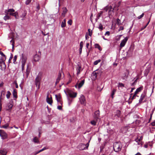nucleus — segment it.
I'll use <instances>...</instances> for the list:
<instances>
[{"label":"nucleus","mask_w":155,"mask_h":155,"mask_svg":"<svg viewBox=\"0 0 155 155\" xmlns=\"http://www.w3.org/2000/svg\"><path fill=\"white\" fill-rule=\"evenodd\" d=\"M82 48H79V52L80 54H81V53Z\"/></svg>","instance_id":"nucleus-62"},{"label":"nucleus","mask_w":155,"mask_h":155,"mask_svg":"<svg viewBox=\"0 0 155 155\" xmlns=\"http://www.w3.org/2000/svg\"><path fill=\"white\" fill-rule=\"evenodd\" d=\"M63 11L61 13V15L63 17H64L65 15L66 14V13L67 12V10L66 7H64L63 8Z\"/></svg>","instance_id":"nucleus-18"},{"label":"nucleus","mask_w":155,"mask_h":155,"mask_svg":"<svg viewBox=\"0 0 155 155\" xmlns=\"http://www.w3.org/2000/svg\"><path fill=\"white\" fill-rule=\"evenodd\" d=\"M137 94L135 92H134V95H133V96L132 97V100H133L135 98H136V96H137Z\"/></svg>","instance_id":"nucleus-40"},{"label":"nucleus","mask_w":155,"mask_h":155,"mask_svg":"<svg viewBox=\"0 0 155 155\" xmlns=\"http://www.w3.org/2000/svg\"><path fill=\"white\" fill-rule=\"evenodd\" d=\"M21 66H22V68H21L22 71H23L24 70V69H25L24 67L25 66V65H24L23 64H22Z\"/></svg>","instance_id":"nucleus-57"},{"label":"nucleus","mask_w":155,"mask_h":155,"mask_svg":"<svg viewBox=\"0 0 155 155\" xmlns=\"http://www.w3.org/2000/svg\"><path fill=\"white\" fill-rule=\"evenodd\" d=\"M112 7L111 6L107 5L105 7L104 9V10L106 11L107 12L108 11L109 12L112 11Z\"/></svg>","instance_id":"nucleus-16"},{"label":"nucleus","mask_w":155,"mask_h":155,"mask_svg":"<svg viewBox=\"0 0 155 155\" xmlns=\"http://www.w3.org/2000/svg\"><path fill=\"white\" fill-rule=\"evenodd\" d=\"M101 61V59H99L97 60H96L94 62V65H97Z\"/></svg>","instance_id":"nucleus-36"},{"label":"nucleus","mask_w":155,"mask_h":155,"mask_svg":"<svg viewBox=\"0 0 155 155\" xmlns=\"http://www.w3.org/2000/svg\"><path fill=\"white\" fill-rule=\"evenodd\" d=\"M124 85L123 84L121 83H119V87H124Z\"/></svg>","instance_id":"nucleus-42"},{"label":"nucleus","mask_w":155,"mask_h":155,"mask_svg":"<svg viewBox=\"0 0 155 155\" xmlns=\"http://www.w3.org/2000/svg\"><path fill=\"white\" fill-rule=\"evenodd\" d=\"M79 100L81 104H83L84 105H85L86 103V100L85 97L83 95H81Z\"/></svg>","instance_id":"nucleus-8"},{"label":"nucleus","mask_w":155,"mask_h":155,"mask_svg":"<svg viewBox=\"0 0 155 155\" xmlns=\"http://www.w3.org/2000/svg\"><path fill=\"white\" fill-rule=\"evenodd\" d=\"M128 130V127H124L121 128L120 130V131L123 133H126Z\"/></svg>","instance_id":"nucleus-13"},{"label":"nucleus","mask_w":155,"mask_h":155,"mask_svg":"<svg viewBox=\"0 0 155 155\" xmlns=\"http://www.w3.org/2000/svg\"><path fill=\"white\" fill-rule=\"evenodd\" d=\"M78 148L80 150H83L84 149H86L85 148V144L84 143H81L78 146Z\"/></svg>","instance_id":"nucleus-12"},{"label":"nucleus","mask_w":155,"mask_h":155,"mask_svg":"<svg viewBox=\"0 0 155 155\" xmlns=\"http://www.w3.org/2000/svg\"><path fill=\"white\" fill-rule=\"evenodd\" d=\"M83 42L82 41L81 42L80 45V48H82L83 45Z\"/></svg>","instance_id":"nucleus-45"},{"label":"nucleus","mask_w":155,"mask_h":155,"mask_svg":"<svg viewBox=\"0 0 155 155\" xmlns=\"http://www.w3.org/2000/svg\"><path fill=\"white\" fill-rule=\"evenodd\" d=\"M10 18V17L8 15H6L4 17V19L5 20H8Z\"/></svg>","instance_id":"nucleus-39"},{"label":"nucleus","mask_w":155,"mask_h":155,"mask_svg":"<svg viewBox=\"0 0 155 155\" xmlns=\"http://www.w3.org/2000/svg\"><path fill=\"white\" fill-rule=\"evenodd\" d=\"M68 104H69V105H70L71 102H72V101L68 97Z\"/></svg>","instance_id":"nucleus-54"},{"label":"nucleus","mask_w":155,"mask_h":155,"mask_svg":"<svg viewBox=\"0 0 155 155\" xmlns=\"http://www.w3.org/2000/svg\"><path fill=\"white\" fill-rule=\"evenodd\" d=\"M11 95V94L9 91H8L7 92V94L6 95V97L8 99L10 98V96Z\"/></svg>","instance_id":"nucleus-30"},{"label":"nucleus","mask_w":155,"mask_h":155,"mask_svg":"<svg viewBox=\"0 0 155 155\" xmlns=\"http://www.w3.org/2000/svg\"><path fill=\"white\" fill-rule=\"evenodd\" d=\"M40 7L39 4H38L37 6L36 7V8H37L36 11L37 12H38L40 10Z\"/></svg>","instance_id":"nucleus-46"},{"label":"nucleus","mask_w":155,"mask_h":155,"mask_svg":"<svg viewBox=\"0 0 155 155\" xmlns=\"http://www.w3.org/2000/svg\"><path fill=\"white\" fill-rule=\"evenodd\" d=\"M121 143L120 142H116L114 143L113 149L116 152L120 151L121 147H120Z\"/></svg>","instance_id":"nucleus-4"},{"label":"nucleus","mask_w":155,"mask_h":155,"mask_svg":"<svg viewBox=\"0 0 155 155\" xmlns=\"http://www.w3.org/2000/svg\"><path fill=\"white\" fill-rule=\"evenodd\" d=\"M84 81L85 80L84 79L81 81V82L79 83H77L75 85V87L76 88H78L79 89H80L84 85Z\"/></svg>","instance_id":"nucleus-6"},{"label":"nucleus","mask_w":155,"mask_h":155,"mask_svg":"<svg viewBox=\"0 0 155 155\" xmlns=\"http://www.w3.org/2000/svg\"><path fill=\"white\" fill-rule=\"evenodd\" d=\"M60 80V79H59V78H57V79L56 81V82H55V84H57V83L59 82Z\"/></svg>","instance_id":"nucleus-60"},{"label":"nucleus","mask_w":155,"mask_h":155,"mask_svg":"<svg viewBox=\"0 0 155 155\" xmlns=\"http://www.w3.org/2000/svg\"><path fill=\"white\" fill-rule=\"evenodd\" d=\"M95 46L96 48H97L98 49H99V48H100V46L98 44H95Z\"/></svg>","instance_id":"nucleus-51"},{"label":"nucleus","mask_w":155,"mask_h":155,"mask_svg":"<svg viewBox=\"0 0 155 155\" xmlns=\"http://www.w3.org/2000/svg\"><path fill=\"white\" fill-rule=\"evenodd\" d=\"M57 108L60 110H61L62 109V107L61 106H58L57 107Z\"/></svg>","instance_id":"nucleus-61"},{"label":"nucleus","mask_w":155,"mask_h":155,"mask_svg":"<svg viewBox=\"0 0 155 155\" xmlns=\"http://www.w3.org/2000/svg\"><path fill=\"white\" fill-rule=\"evenodd\" d=\"M97 71H94L91 74V77L93 80H95L96 79L97 74H98L97 72H96Z\"/></svg>","instance_id":"nucleus-14"},{"label":"nucleus","mask_w":155,"mask_h":155,"mask_svg":"<svg viewBox=\"0 0 155 155\" xmlns=\"http://www.w3.org/2000/svg\"><path fill=\"white\" fill-rule=\"evenodd\" d=\"M27 58V56L24 54H22L21 55V64H25Z\"/></svg>","instance_id":"nucleus-5"},{"label":"nucleus","mask_w":155,"mask_h":155,"mask_svg":"<svg viewBox=\"0 0 155 155\" xmlns=\"http://www.w3.org/2000/svg\"><path fill=\"white\" fill-rule=\"evenodd\" d=\"M116 114L115 116H117L118 117H120L121 113L120 110H117L116 112Z\"/></svg>","instance_id":"nucleus-20"},{"label":"nucleus","mask_w":155,"mask_h":155,"mask_svg":"<svg viewBox=\"0 0 155 155\" xmlns=\"http://www.w3.org/2000/svg\"><path fill=\"white\" fill-rule=\"evenodd\" d=\"M144 16V13H143L140 15L138 16L137 18L138 19H140L142 18Z\"/></svg>","instance_id":"nucleus-41"},{"label":"nucleus","mask_w":155,"mask_h":155,"mask_svg":"<svg viewBox=\"0 0 155 155\" xmlns=\"http://www.w3.org/2000/svg\"><path fill=\"white\" fill-rule=\"evenodd\" d=\"M42 73L39 72L35 79V83L36 86L37 87V90L40 88V81L42 79Z\"/></svg>","instance_id":"nucleus-1"},{"label":"nucleus","mask_w":155,"mask_h":155,"mask_svg":"<svg viewBox=\"0 0 155 155\" xmlns=\"http://www.w3.org/2000/svg\"><path fill=\"white\" fill-rule=\"evenodd\" d=\"M146 96V94L145 92H143L141 94V96H140V98L139 100V103H141L142 102V101L143 100V99Z\"/></svg>","instance_id":"nucleus-19"},{"label":"nucleus","mask_w":155,"mask_h":155,"mask_svg":"<svg viewBox=\"0 0 155 155\" xmlns=\"http://www.w3.org/2000/svg\"><path fill=\"white\" fill-rule=\"evenodd\" d=\"M72 21L70 19L68 21V23L70 25H71L72 24Z\"/></svg>","instance_id":"nucleus-44"},{"label":"nucleus","mask_w":155,"mask_h":155,"mask_svg":"<svg viewBox=\"0 0 155 155\" xmlns=\"http://www.w3.org/2000/svg\"><path fill=\"white\" fill-rule=\"evenodd\" d=\"M27 14V12L26 11H24L22 15L21 16V17L22 18H25Z\"/></svg>","instance_id":"nucleus-33"},{"label":"nucleus","mask_w":155,"mask_h":155,"mask_svg":"<svg viewBox=\"0 0 155 155\" xmlns=\"http://www.w3.org/2000/svg\"><path fill=\"white\" fill-rule=\"evenodd\" d=\"M116 91V90L115 89H114L112 91L111 97L113 98H114V95L115 92Z\"/></svg>","instance_id":"nucleus-29"},{"label":"nucleus","mask_w":155,"mask_h":155,"mask_svg":"<svg viewBox=\"0 0 155 155\" xmlns=\"http://www.w3.org/2000/svg\"><path fill=\"white\" fill-rule=\"evenodd\" d=\"M94 119L97 121L100 117V111L99 110L96 111L94 113Z\"/></svg>","instance_id":"nucleus-9"},{"label":"nucleus","mask_w":155,"mask_h":155,"mask_svg":"<svg viewBox=\"0 0 155 155\" xmlns=\"http://www.w3.org/2000/svg\"><path fill=\"white\" fill-rule=\"evenodd\" d=\"M31 1V0H27L25 2L26 4L27 5L29 4Z\"/></svg>","instance_id":"nucleus-47"},{"label":"nucleus","mask_w":155,"mask_h":155,"mask_svg":"<svg viewBox=\"0 0 155 155\" xmlns=\"http://www.w3.org/2000/svg\"><path fill=\"white\" fill-rule=\"evenodd\" d=\"M88 31L89 32V35L90 36H91L92 34V30L90 29H88Z\"/></svg>","instance_id":"nucleus-38"},{"label":"nucleus","mask_w":155,"mask_h":155,"mask_svg":"<svg viewBox=\"0 0 155 155\" xmlns=\"http://www.w3.org/2000/svg\"><path fill=\"white\" fill-rule=\"evenodd\" d=\"M81 66L78 65V67H77V75L79 74L80 73V71L81 70Z\"/></svg>","instance_id":"nucleus-27"},{"label":"nucleus","mask_w":155,"mask_h":155,"mask_svg":"<svg viewBox=\"0 0 155 155\" xmlns=\"http://www.w3.org/2000/svg\"><path fill=\"white\" fill-rule=\"evenodd\" d=\"M56 98L58 102H60V104H62L61 101V96L60 95H58L57 94L55 95Z\"/></svg>","instance_id":"nucleus-23"},{"label":"nucleus","mask_w":155,"mask_h":155,"mask_svg":"<svg viewBox=\"0 0 155 155\" xmlns=\"http://www.w3.org/2000/svg\"><path fill=\"white\" fill-rule=\"evenodd\" d=\"M17 58V55H15L13 59V63H15V62L16 61Z\"/></svg>","instance_id":"nucleus-43"},{"label":"nucleus","mask_w":155,"mask_h":155,"mask_svg":"<svg viewBox=\"0 0 155 155\" xmlns=\"http://www.w3.org/2000/svg\"><path fill=\"white\" fill-rule=\"evenodd\" d=\"M110 32L109 31H107L105 33V34L104 35H107L108 36H109L110 35Z\"/></svg>","instance_id":"nucleus-53"},{"label":"nucleus","mask_w":155,"mask_h":155,"mask_svg":"<svg viewBox=\"0 0 155 155\" xmlns=\"http://www.w3.org/2000/svg\"><path fill=\"white\" fill-rule=\"evenodd\" d=\"M14 84H15V87L16 88H18V85L17 83V82L16 81H15L14 82Z\"/></svg>","instance_id":"nucleus-49"},{"label":"nucleus","mask_w":155,"mask_h":155,"mask_svg":"<svg viewBox=\"0 0 155 155\" xmlns=\"http://www.w3.org/2000/svg\"><path fill=\"white\" fill-rule=\"evenodd\" d=\"M128 38L127 37H126L121 41L120 44V47L121 48H122L123 47L125 46L128 40Z\"/></svg>","instance_id":"nucleus-7"},{"label":"nucleus","mask_w":155,"mask_h":155,"mask_svg":"<svg viewBox=\"0 0 155 155\" xmlns=\"http://www.w3.org/2000/svg\"><path fill=\"white\" fill-rule=\"evenodd\" d=\"M8 127V124H6L4 125H3L1 127V128H4L6 129Z\"/></svg>","instance_id":"nucleus-34"},{"label":"nucleus","mask_w":155,"mask_h":155,"mask_svg":"<svg viewBox=\"0 0 155 155\" xmlns=\"http://www.w3.org/2000/svg\"><path fill=\"white\" fill-rule=\"evenodd\" d=\"M137 79H138L137 78L135 79V78H134V80H133V81L134 82L131 84V86H134V85H135L136 84L137 82Z\"/></svg>","instance_id":"nucleus-28"},{"label":"nucleus","mask_w":155,"mask_h":155,"mask_svg":"<svg viewBox=\"0 0 155 155\" xmlns=\"http://www.w3.org/2000/svg\"><path fill=\"white\" fill-rule=\"evenodd\" d=\"M14 97L15 98H17V92L16 91V90L15 89L13 90V92L12 93Z\"/></svg>","instance_id":"nucleus-22"},{"label":"nucleus","mask_w":155,"mask_h":155,"mask_svg":"<svg viewBox=\"0 0 155 155\" xmlns=\"http://www.w3.org/2000/svg\"><path fill=\"white\" fill-rule=\"evenodd\" d=\"M68 95L70 97L73 98L75 97L77 95V93L72 92L68 93Z\"/></svg>","instance_id":"nucleus-17"},{"label":"nucleus","mask_w":155,"mask_h":155,"mask_svg":"<svg viewBox=\"0 0 155 155\" xmlns=\"http://www.w3.org/2000/svg\"><path fill=\"white\" fill-rule=\"evenodd\" d=\"M61 73H60L59 72V75H58V77L57 78L60 79V80L61 78Z\"/></svg>","instance_id":"nucleus-58"},{"label":"nucleus","mask_w":155,"mask_h":155,"mask_svg":"<svg viewBox=\"0 0 155 155\" xmlns=\"http://www.w3.org/2000/svg\"><path fill=\"white\" fill-rule=\"evenodd\" d=\"M10 43H11V45H12V49H13V48H14V44H15L14 40H13V39H12L10 41Z\"/></svg>","instance_id":"nucleus-35"},{"label":"nucleus","mask_w":155,"mask_h":155,"mask_svg":"<svg viewBox=\"0 0 155 155\" xmlns=\"http://www.w3.org/2000/svg\"><path fill=\"white\" fill-rule=\"evenodd\" d=\"M143 87L142 86L140 87H139L137 88L136 91L135 92L137 94L138 93L140 92L143 89Z\"/></svg>","instance_id":"nucleus-26"},{"label":"nucleus","mask_w":155,"mask_h":155,"mask_svg":"<svg viewBox=\"0 0 155 155\" xmlns=\"http://www.w3.org/2000/svg\"><path fill=\"white\" fill-rule=\"evenodd\" d=\"M95 120L94 119V120H92L91 121V124L94 125L95 126L97 122L96 121H95Z\"/></svg>","instance_id":"nucleus-32"},{"label":"nucleus","mask_w":155,"mask_h":155,"mask_svg":"<svg viewBox=\"0 0 155 155\" xmlns=\"http://www.w3.org/2000/svg\"><path fill=\"white\" fill-rule=\"evenodd\" d=\"M5 13L7 15L9 14L11 15H12L15 17V18H18V12H15V10L13 8L8 9L6 10Z\"/></svg>","instance_id":"nucleus-2"},{"label":"nucleus","mask_w":155,"mask_h":155,"mask_svg":"<svg viewBox=\"0 0 155 155\" xmlns=\"http://www.w3.org/2000/svg\"><path fill=\"white\" fill-rule=\"evenodd\" d=\"M33 141L35 143H39V140L37 137H35L33 139Z\"/></svg>","instance_id":"nucleus-24"},{"label":"nucleus","mask_w":155,"mask_h":155,"mask_svg":"<svg viewBox=\"0 0 155 155\" xmlns=\"http://www.w3.org/2000/svg\"><path fill=\"white\" fill-rule=\"evenodd\" d=\"M143 138V136H141L140 137V138H139V141H141L142 140Z\"/></svg>","instance_id":"nucleus-64"},{"label":"nucleus","mask_w":155,"mask_h":155,"mask_svg":"<svg viewBox=\"0 0 155 155\" xmlns=\"http://www.w3.org/2000/svg\"><path fill=\"white\" fill-rule=\"evenodd\" d=\"M2 104L1 103V97L0 98V111L1 110H2Z\"/></svg>","instance_id":"nucleus-50"},{"label":"nucleus","mask_w":155,"mask_h":155,"mask_svg":"<svg viewBox=\"0 0 155 155\" xmlns=\"http://www.w3.org/2000/svg\"><path fill=\"white\" fill-rule=\"evenodd\" d=\"M49 97V94H47L46 98V101L50 105H52L53 101L52 100V98L51 95Z\"/></svg>","instance_id":"nucleus-11"},{"label":"nucleus","mask_w":155,"mask_h":155,"mask_svg":"<svg viewBox=\"0 0 155 155\" xmlns=\"http://www.w3.org/2000/svg\"><path fill=\"white\" fill-rule=\"evenodd\" d=\"M13 105L12 104H11V103H9L8 104V109H11L12 107H13Z\"/></svg>","instance_id":"nucleus-37"},{"label":"nucleus","mask_w":155,"mask_h":155,"mask_svg":"<svg viewBox=\"0 0 155 155\" xmlns=\"http://www.w3.org/2000/svg\"><path fill=\"white\" fill-rule=\"evenodd\" d=\"M124 29V28L122 26H120L119 29V30H118V31H120V30H123V29Z\"/></svg>","instance_id":"nucleus-59"},{"label":"nucleus","mask_w":155,"mask_h":155,"mask_svg":"<svg viewBox=\"0 0 155 155\" xmlns=\"http://www.w3.org/2000/svg\"><path fill=\"white\" fill-rule=\"evenodd\" d=\"M85 145L86 149H87L88 147L89 146V143H87L86 144H85Z\"/></svg>","instance_id":"nucleus-56"},{"label":"nucleus","mask_w":155,"mask_h":155,"mask_svg":"<svg viewBox=\"0 0 155 155\" xmlns=\"http://www.w3.org/2000/svg\"><path fill=\"white\" fill-rule=\"evenodd\" d=\"M0 135L3 139L6 138L7 137V134L2 130H0Z\"/></svg>","instance_id":"nucleus-10"},{"label":"nucleus","mask_w":155,"mask_h":155,"mask_svg":"<svg viewBox=\"0 0 155 155\" xmlns=\"http://www.w3.org/2000/svg\"><path fill=\"white\" fill-rule=\"evenodd\" d=\"M66 21L65 19H64L62 21L61 24V27L62 28H64L65 27L66 25Z\"/></svg>","instance_id":"nucleus-21"},{"label":"nucleus","mask_w":155,"mask_h":155,"mask_svg":"<svg viewBox=\"0 0 155 155\" xmlns=\"http://www.w3.org/2000/svg\"><path fill=\"white\" fill-rule=\"evenodd\" d=\"M34 59L35 61H38L39 60V57L38 55L36 54L34 56Z\"/></svg>","instance_id":"nucleus-25"},{"label":"nucleus","mask_w":155,"mask_h":155,"mask_svg":"<svg viewBox=\"0 0 155 155\" xmlns=\"http://www.w3.org/2000/svg\"><path fill=\"white\" fill-rule=\"evenodd\" d=\"M99 28L100 29H101V30L103 29V26H102V25L101 24H100L99 25Z\"/></svg>","instance_id":"nucleus-55"},{"label":"nucleus","mask_w":155,"mask_h":155,"mask_svg":"<svg viewBox=\"0 0 155 155\" xmlns=\"http://www.w3.org/2000/svg\"><path fill=\"white\" fill-rule=\"evenodd\" d=\"M0 54L2 56V57H0V69L2 70L3 66L5 67L4 61L6 59V57L2 51H0Z\"/></svg>","instance_id":"nucleus-3"},{"label":"nucleus","mask_w":155,"mask_h":155,"mask_svg":"<svg viewBox=\"0 0 155 155\" xmlns=\"http://www.w3.org/2000/svg\"><path fill=\"white\" fill-rule=\"evenodd\" d=\"M102 13V12H101V13H98V15H97V18L98 19H99V18L101 16V15Z\"/></svg>","instance_id":"nucleus-48"},{"label":"nucleus","mask_w":155,"mask_h":155,"mask_svg":"<svg viewBox=\"0 0 155 155\" xmlns=\"http://www.w3.org/2000/svg\"><path fill=\"white\" fill-rule=\"evenodd\" d=\"M12 58H13V55L12 54H11V56L9 59V61L11 60L12 59Z\"/></svg>","instance_id":"nucleus-63"},{"label":"nucleus","mask_w":155,"mask_h":155,"mask_svg":"<svg viewBox=\"0 0 155 155\" xmlns=\"http://www.w3.org/2000/svg\"><path fill=\"white\" fill-rule=\"evenodd\" d=\"M40 152H39V150L38 151H37V152H34L33 153V154L34 155H36L37 154H38V153H40Z\"/></svg>","instance_id":"nucleus-52"},{"label":"nucleus","mask_w":155,"mask_h":155,"mask_svg":"<svg viewBox=\"0 0 155 155\" xmlns=\"http://www.w3.org/2000/svg\"><path fill=\"white\" fill-rule=\"evenodd\" d=\"M135 140L136 142L137 143V144L138 145H142V144L141 143V142H140L141 141H139V139L138 138V137H137V138L135 139Z\"/></svg>","instance_id":"nucleus-31"},{"label":"nucleus","mask_w":155,"mask_h":155,"mask_svg":"<svg viewBox=\"0 0 155 155\" xmlns=\"http://www.w3.org/2000/svg\"><path fill=\"white\" fill-rule=\"evenodd\" d=\"M7 152V149L5 148H2L0 150V153L1 155H6Z\"/></svg>","instance_id":"nucleus-15"}]
</instances>
